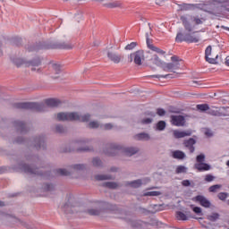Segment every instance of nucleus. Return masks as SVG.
Returning <instances> with one entry per match:
<instances>
[{
    "instance_id": "obj_1",
    "label": "nucleus",
    "mask_w": 229,
    "mask_h": 229,
    "mask_svg": "<svg viewBox=\"0 0 229 229\" xmlns=\"http://www.w3.org/2000/svg\"><path fill=\"white\" fill-rule=\"evenodd\" d=\"M62 105V101L57 98H48L45 100V104L35 103V102H23V103H16L13 105L14 108H18L19 110H32L33 112H46L47 110V106L50 108H56V106H60Z\"/></svg>"
},
{
    "instance_id": "obj_2",
    "label": "nucleus",
    "mask_w": 229,
    "mask_h": 229,
    "mask_svg": "<svg viewBox=\"0 0 229 229\" xmlns=\"http://www.w3.org/2000/svg\"><path fill=\"white\" fill-rule=\"evenodd\" d=\"M121 151L124 153L127 157H133V155L139 153V149L134 147L123 148L121 145L110 144L109 150L105 151L106 155L109 157H115L117 153Z\"/></svg>"
},
{
    "instance_id": "obj_3",
    "label": "nucleus",
    "mask_w": 229,
    "mask_h": 229,
    "mask_svg": "<svg viewBox=\"0 0 229 229\" xmlns=\"http://www.w3.org/2000/svg\"><path fill=\"white\" fill-rule=\"evenodd\" d=\"M57 121H80L81 123H89L90 114L80 115L78 113H59L57 114Z\"/></svg>"
},
{
    "instance_id": "obj_4",
    "label": "nucleus",
    "mask_w": 229,
    "mask_h": 229,
    "mask_svg": "<svg viewBox=\"0 0 229 229\" xmlns=\"http://www.w3.org/2000/svg\"><path fill=\"white\" fill-rule=\"evenodd\" d=\"M72 47H74V46H72V44L65 43V42L58 43L54 47L47 46V45H42L39 43V44H37V45L28 47V51L30 53H31L33 51H40V49H72Z\"/></svg>"
},
{
    "instance_id": "obj_5",
    "label": "nucleus",
    "mask_w": 229,
    "mask_h": 229,
    "mask_svg": "<svg viewBox=\"0 0 229 229\" xmlns=\"http://www.w3.org/2000/svg\"><path fill=\"white\" fill-rule=\"evenodd\" d=\"M21 169L23 171V173H26L27 174H34L35 176H43V178H46L47 180L49 179V176L51 174V172L47 171L44 172V170L39 169H44V167L41 168H34L33 166L26 164H21Z\"/></svg>"
},
{
    "instance_id": "obj_6",
    "label": "nucleus",
    "mask_w": 229,
    "mask_h": 229,
    "mask_svg": "<svg viewBox=\"0 0 229 229\" xmlns=\"http://www.w3.org/2000/svg\"><path fill=\"white\" fill-rule=\"evenodd\" d=\"M180 19L186 31H189L190 33L191 31H192V25H191V22H189V19H191L197 26L199 24H203V21H205L204 18H199L198 16H192L190 14L182 15Z\"/></svg>"
},
{
    "instance_id": "obj_7",
    "label": "nucleus",
    "mask_w": 229,
    "mask_h": 229,
    "mask_svg": "<svg viewBox=\"0 0 229 229\" xmlns=\"http://www.w3.org/2000/svg\"><path fill=\"white\" fill-rule=\"evenodd\" d=\"M171 62L172 63H165L163 65V70L167 72H173V71H178L180 69V58L176 55H173L171 57Z\"/></svg>"
},
{
    "instance_id": "obj_8",
    "label": "nucleus",
    "mask_w": 229,
    "mask_h": 229,
    "mask_svg": "<svg viewBox=\"0 0 229 229\" xmlns=\"http://www.w3.org/2000/svg\"><path fill=\"white\" fill-rule=\"evenodd\" d=\"M192 200L195 201V203H199L201 207H204V208H210L212 206L210 200L203 195H197L192 199Z\"/></svg>"
},
{
    "instance_id": "obj_9",
    "label": "nucleus",
    "mask_w": 229,
    "mask_h": 229,
    "mask_svg": "<svg viewBox=\"0 0 229 229\" xmlns=\"http://www.w3.org/2000/svg\"><path fill=\"white\" fill-rule=\"evenodd\" d=\"M208 114H209V115H214L215 117H225L226 115V107L222 106L220 108H209Z\"/></svg>"
},
{
    "instance_id": "obj_10",
    "label": "nucleus",
    "mask_w": 229,
    "mask_h": 229,
    "mask_svg": "<svg viewBox=\"0 0 229 229\" xmlns=\"http://www.w3.org/2000/svg\"><path fill=\"white\" fill-rule=\"evenodd\" d=\"M170 119L173 126H185V117L183 115H171Z\"/></svg>"
},
{
    "instance_id": "obj_11",
    "label": "nucleus",
    "mask_w": 229,
    "mask_h": 229,
    "mask_svg": "<svg viewBox=\"0 0 229 229\" xmlns=\"http://www.w3.org/2000/svg\"><path fill=\"white\" fill-rule=\"evenodd\" d=\"M17 67H21V65H31L32 67H38V65H40L41 64V61H40V58H37V59H34L29 63H27L26 61H24V59H18L16 62H15Z\"/></svg>"
},
{
    "instance_id": "obj_12",
    "label": "nucleus",
    "mask_w": 229,
    "mask_h": 229,
    "mask_svg": "<svg viewBox=\"0 0 229 229\" xmlns=\"http://www.w3.org/2000/svg\"><path fill=\"white\" fill-rule=\"evenodd\" d=\"M33 146L36 149H45L46 148V140H44V136H39L35 138L33 140Z\"/></svg>"
},
{
    "instance_id": "obj_13",
    "label": "nucleus",
    "mask_w": 229,
    "mask_h": 229,
    "mask_svg": "<svg viewBox=\"0 0 229 229\" xmlns=\"http://www.w3.org/2000/svg\"><path fill=\"white\" fill-rule=\"evenodd\" d=\"M13 126L17 130L18 133H28V127H26V123L21 121H14Z\"/></svg>"
},
{
    "instance_id": "obj_14",
    "label": "nucleus",
    "mask_w": 229,
    "mask_h": 229,
    "mask_svg": "<svg viewBox=\"0 0 229 229\" xmlns=\"http://www.w3.org/2000/svg\"><path fill=\"white\" fill-rule=\"evenodd\" d=\"M174 139H183L184 137H191L192 131H173Z\"/></svg>"
},
{
    "instance_id": "obj_15",
    "label": "nucleus",
    "mask_w": 229,
    "mask_h": 229,
    "mask_svg": "<svg viewBox=\"0 0 229 229\" xmlns=\"http://www.w3.org/2000/svg\"><path fill=\"white\" fill-rule=\"evenodd\" d=\"M146 40H147V46L148 49H150L151 51H154V53H157V55H165V51L149 43V36L148 35V33L146 34Z\"/></svg>"
},
{
    "instance_id": "obj_16",
    "label": "nucleus",
    "mask_w": 229,
    "mask_h": 229,
    "mask_svg": "<svg viewBox=\"0 0 229 229\" xmlns=\"http://www.w3.org/2000/svg\"><path fill=\"white\" fill-rule=\"evenodd\" d=\"M195 144L196 140H194L193 138L183 140V146H185L187 149H189L190 153H194V151H196V148L194 147Z\"/></svg>"
},
{
    "instance_id": "obj_17",
    "label": "nucleus",
    "mask_w": 229,
    "mask_h": 229,
    "mask_svg": "<svg viewBox=\"0 0 229 229\" xmlns=\"http://www.w3.org/2000/svg\"><path fill=\"white\" fill-rule=\"evenodd\" d=\"M210 55H212V47L208 46L205 50V59L206 62H208V64H216V60H217V55L216 58L209 57Z\"/></svg>"
},
{
    "instance_id": "obj_18",
    "label": "nucleus",
    "mask_w": 229,
    "mask_h": 229,
    "mask_svg": "<svg viewBox=\"0 0 229 229\" xmlns=\"http://www.w3.org/2000/svg\"><path fill=\"white\" fill-rule=\"evenodd\" d=\"M142 60H144V51H136L134 53V64H136V65H142Z\"/></svg>"
},
{
    "instance_id": "obj_19",
    "label": "nucleus",
    "mask_w": 229,
    "mask_h": 229,
    "mask_svg": "<svg viewBox=\"0 0 229 229\" xmlns=\"http://www.w3.org/2000/svg\"><path fill=\"white\" fill-rule=\"evenodd\" d=\"M195 169H198L199 173H202V171H210L211 166L207 163H197L195 164Z\"/></svg>"
},
{
    "instance_id": "obj_20",
    "label": "nucleus",
    "mask_w": 229,
    "mask_h": 229,
    "mask_svg": "<svg viewBox=\"0 0 229 229\" xmlns=\"http://www.w3.org/2000/svg\"><path fill=\"white\" fill-rule=\"evenodd\" d=\"M187 157L185 153L182 150H174L172 151V157L175 160H183Z\"/></svg>"
},
{
    "instance_id": "obj_21",
    "label": "nucleus",
    "mask_w": 229,
    "mask_h": 229,
    "mask_svg": "<svg viewBox=\"0 0 229 229\" xmlns=\"http://www.w3.org/2000/svg\"><path fill=\"white\" fill-rule=\"evenodd\" d=\"M199 36L187 33L186 42H188L189 44H197V42H199Z\"/></svg>"
},
{
    "instance_id": "obj_22",
    "label": "nucleus",
    "mask_w": 229,
    "mask_h": 229,
    "mask_svg": "<svg viewBox=\"0 0 229 229\" xmlns=\"http://www.w3.org/2000/svg\"><path fill=\"white\" fill-rule=\"evenodd\" d=\"M107 58H109V60H111V62H114V64H119L121 62V55H119L114 52H108Z\"/></svg>"
},
{
    "instance_id": "obj_23",
    "label": "nucleus",
    "mask_w": 229,
    "mask_h": 229,
    "mask_svg": "<svg viewBox=\"0 0 229 229\" xmlns=\"http://www.w3.org/2000/svg\"><path fill=\"white\" fill-rule=\"evenodd\" d=\"M151 62L152 64H154V65H157V67H162L164 69V64L165 63L160 60L157 55H154L153 58L151 59Z\"/></svg>"
},
{
    "instance_id": "obj_24",
    "label": "nucleus",
    "mask_w": 229,
    "mask_h": 229,
    "mask_svg": "<svg viewBox=\"0 0 229 229\" xmlns=\"http://www.w3.org/2000/svg\"><path fill=\"white\" fill-rule=\"evenodd\" d=\"M55 176H69L71 172L64 168H59L54 171Z\"/></svg>"
},
{
    "instance_id": "obj_25",
    "label": "nucleus",
    "mask_w": 229,
    "mask_h": 229,
    "mask_svg": "<svg viewBox=\"0 0 229 229\" xmlns=\"http://www.w3.org/2000/svg\"><path fill=\"white\" fill-rule=\"evenodd\" d=\"M95 180L98 182H103L104 180H114V177L108 174H97L95 175Z\"/></svg>"
},
{
    "instance_id": "obj_26",
    "label": "nucleus",
    "mask_w": 229,
    "mask_h": 229,
    "mask_svg": "<svg viewBox=\"0 0 229 229\" xmlns=\"http://www.w3.org/2000/svg\"><path fill=\"white\" fill-rule=\"evenodd\" d=\"M127 185H130V187H132L133 189H139L140 185H142V180L138 179L132 182H127Z\"/></svg>"
},
{
    "instance_id": "obj_27",
    "label": "nucleus",
    "mask_w": 229,
    "mask_h": 229,
    "mask_svg": "<svg viewBox=\"0 0 229 229\" xmlns=\"http://www.w3.org/2000/svg\"><path fill=\"white\" fill-rule=\"evenodd\" d=\"M175 42H187V33L183 34L182 32H178L175 38Z\"/></svg>"
},
{
    "instance_id": "obj_28",
    "label": "nucleus",
    "mask_w": 229,
    "mask_h": 229,
    "mask_svg": "<svg viewBox=\"0 0 229 229\" xmlns=\"http://www.w3.org/2000/svg\"><path fill=\"white\" fill-rule=\"evenodd\" d=\"M135 139L137 140H149L150 137L149 134L146 133V132H141L139 133L135 136Z\"/></svg>"
},
{
    "instance_id": "obj_29",
    "label": "nucleus",
    "mask_w": 229,
    "mask_h": 229,
    "mask_svg": "<svg viewBox=\"0 0 229 229\" xmlns=\"http://www.w3.org/2000/svg\"><path fill=\"white\" fill-rule=\"evenodd\" d=\"M176 217L178 221H187V219H189V216L182 211L176 212Z\"/></svg>"
},
{
    "instance_id": "obj_30",
    "label": "nucleus",
    "mask_w": 229,
    "mask_h": 229,
    "mask_svg": "<svg viewBox=\"0 0 229 229\" xmlns=\"http://www.w3.org/2000/svg\"><path fill=\"white\" fill-rule=\"evenodd\" d=\"M156 130L164 131V130H165V121H159L156 125Z\"/></svg>"
},
{
    "instance_id": "obj_31",
    "label": "nucleus",
    "mask_w": 229,
    "mask_h": 229,
    "mask_svg": "<svg viewBox=\"0 0 229 229\" xmlns=\"http://www.w3.org/2000/svg\"><path fill=\"white\" fill-rule=\"evenodd\" d=\"M197 109L200 110V112H208V110H210V106H208V104H200V105H197Z\"/></svg>"
},
{
    "instance_id": "obj_32",
    "label": "nucleus",
    "mask_w": 229,
    "mask_h": 229,
    "mask_svg": "<svg viewBox=\"0 0 229 229\" xmlns=\"http://www.w3.org/2000/svg\"><path fill=\"white\" fill-rule=\"evenodd\" d=\"M121 2L119 1H114V2H111L106 4L107 8H119L121 7Z\"/></svg>"
},
{
    "instance_id": "obj_33",
    "label": "nucleus",
    "mask_w": 229,
    "mask_h": 229,
    "mask_svg": "<svg viewBox=\"0 0 229 229\" xmlns=\"http://www.w3.org/2000/svg\"><path fill=\"white\" fill-rule=\"evenodd\" d=\"M87 212L89 216H99L101 214V209L91 208L88 209Z\"/></svg>"
},
{
    "instance_id": "obj_34",
    "label": "nucleus",
    "mask_w": 229,
    "mask_h": 229,
    "mask_svg": "<svg viewBox=\"0 0 229 229\" xmlns=\"http://www.w3.org/2000/svg\"><path fill=\"white\" fill-rule=\"evenodd\" d=\"M216 180V176L212 175L211 174H208L204 177V182L207 183H210V182H214Z\"/></svg>"
},
{
    "instance_id": "obj_35",
    "label": "nucleus",
    "mask_w": 229,
    "mask_h": 229,
    "mask_svg": "<svg viewBox=\"0 0 229 229\" xmlns=\"http://www.w3.org/2000/svg\"><path fill=\"white\" fill-rule=\"evenodd\" d=\"M221 187H223V185L221 184H215L212 185L208 188L209 192H217V191H219V189H221Z\"/></svg>"
},
{
    "instance_id": "obj_36",
    "label": "nucleus",
    "mask_w": 229,
    "mask_h": 229,
    "mask_svg": "<svg viewBox=\"0 0 229 229\" xmlns=\"http://www.w3.org/2000/svg\"><path fill=\"white\" fill-rule=\"evenodd\" d=\"M208 221H217L219 219V213H212L211 215L208 216Z\"/></svg>"
},
{
    "instance_id": "obj_37",
    "label": "nucleus",
    "mask_w": 229,
    "mask_h": 229,
    "mask_svg": "<svg viewBox=\"0 0 229 229\" xmlns=\"http://www.w3.org/2000/svg\"><path fill=\"white\" fill-rule=\"evenodd\" d=\"M52 69L55 71V74H60V72H62V66L60 64H52Z\"/></svg>"
},
{
    "instance_id": "obj_38",
    "label": "nucleus",
    "mask_w": 229,
    "mask_h": 229,
    "mask_svg": "<svg viewBox=\"0 0 229 229\" xmlns=\"http://www.w3.org/2000/svg\"><path fill=\"white\" fill-rule=\"evenodd\" d=\"M92 164H93L94 167H101L103 162H101V159H99L98 157H94L92 160Z\"/></svg>"
},
{
    "instance_id": "obj_39",
    "label": "nucleus",
    "mask_w": 229,
    "mask_h": 229,
    "mask_svg": "<svg viewBox=\"0 0 229 229\" xmlns=\"http://www.w3.org/2000/svg\"><path fill=\"white\" fill-rule=\"evenodd\" d=\"M104 187H107V189H117L118 185L115 182H105L104 183Z\"/></svg>"
},
{
    "instance_id": "obj_40",
    "label": "nucleus",
    "mask_w": 229,
    "mask_h": 229,
    "mask_svg": "<svg viewBox=\"0 0 229 229\" xmlns=\"http://www.w3.org/2000/svg\"><path fill=\"white\" fill-rule=\"evenodd\" d=\"M176 174H180L182 173H187V167L183 165H178L175 170Z\"/></svg>"
},
{
    "instance_id": "obj_41",
    "label": "nucleus",
    "mask_w": 229,
    "mask_h": 229,
    "mask_svg": "<svg viewBox=\"0 0 229 229\" xmlns=\"http://www.w3.org/2000/svg\"><path fill=\"white\" fill-rule=\"evenodd\" d=\"M217 198L221 201H225L226 198H228V193H226V192H220V193L217 194Z\"/></svg>"
},
{
    "instance_id": "obj_42",
    "label": "nucleus",
    "mask_w": 229,
    "mask_h": 229,
    "mask_svg": "<svg viewBox=\"0 0 229 229\" xmlns=\"http://www.w3.org/2000/svg\"><path fill=\"white\" fill-rule=\"evenodd\" d=\"M55 131H56V133H65V131H67V130L63 125H56Z\"/></svg>"
},
{
    "instance_id": "obj_43",
    "label": "nucleus",
    "mask_w": 229,
    "mask_h": 229,
    "mask_svg": "<svg viewBox=\"0 0 229 229\" xmlns=\"http://www.w3.org/2000/svg\"><path fill=\"white\" fill-rule=\"evenodd\" d=\"M135 47H137V42H131V44H128L125 47V50L126 51H131V49H135Z\"/></svg>"
},
{
    "instance_id": "obj_44",
    "label": "nucleus",
    "mask_w": 229,
    "mask_h": 229,
    "mask_svg": "<svg viewBox=\"0 0 229 229\" xmlns=\"http://www.w3.org/2000/svg\"><path fill=\"white\" fill-rule=\"evenodd\" d=\"M88 126L89 128L96 129V128H99L100 125H99V123L93 121V122H89Z\"/></svg>"
},
{
    "instance_id": "obj_45",
    "label": "nucleus",
    "mask_w": 229,
    "mask_h": 229,
    "mask_svg": "<svg viewBox=\"0 0 229 229\" xmlns=\"http://www.w3.org/2000/svg\"><path fill=\"white\" fill-rule=\"evenodd\" d=\"M196 161L199 164H204V162H205V156H204V154H199V156H197Z\"/></svg>"
},
{
    "instance_id": "obj_46",
    "label": "nucleus",
    "mask_w": 229,
    "mask_h": 229,
    "mask_svg": "<svg viewBox=\"0 0 229 229\" xmlns=\"http://www.w3.org/2000/svg\"><path fill=\"white\" fill-rule=\"evenodd\" d=\"M72 167L75 171H83V169H85V165H73Z\"/></svg>"
},
{
    "instance_id": "obj_47",
    "label": "nucleus",
    "mask_w": 229,
    "mask_h": 229,
    "mask_svg": "<svg viewBox=\"0 0 229 229\" xmlns=\"http://www.w3.org/2000/svg\"><path fill=\"white\" fill-rule=\"evenodd\" d=\"M144 196H160V191H148Z\"/></svg>"
},
{
    "instance_id": "obj_48",
    "label": "nucleus",
    "mask_w": 229,
    "mask_h": 229,
    "mask_svg": "<svg viewBox=\"0 0 229 229\" xmlns=\"http://www.w3.org/2000/svg\"><path fill=\"white\" fill-rule=\"evenodd\" d=\"M107 210H109V212H115L117 210V206L107 204Z\"/></svg>"
},
{
    "instance_id": "obj_49",
    "label": "nucleus",
    "mask_w": 229,
    "mask_h": 229,
    "mask_svg": "<svg viewBox=\"0 0 229 229\" xmlns=\"http://www.w3.org/2000/svg\"><path fill=\"white\" fill-rule=\"evenodd\" d=\"M150 78H173V74H165V75H151Z\"/></svg>"
},
{
    "instance_id": "obj_50",
    "label": "nucleus",
    "mask_w": 229,
    "mask_h": 229,
    "mask_svg": "<svg viewBox=\"0 0 229 229\" xmlns=\"http://www.w3.org/2000/svg\"><path fill=\"white\" fill-rule=\"evenodd\" d=\"M193 212L195 214H198L199 216H203V212L201 210V208H199V207L193 208Z\"/></svg>"
},
{
    "instance_id": "obj_51",
    "label": "nucleus",
    "mask_w": 229,
    "mask_h": 229,
    "mask_svg": "<svg viewBox=\"0 0 229 229\" xmlns=\"http://www.w3.org/2000/svg\"><path fill=\"white\" fill-rule=\"evenodd\" d=\"M157 114L160 117H164V115H165V110H164L163 108H157Z\"/></svg>"
},
{
    "instance_id": "obj_52",
    "label": "nucleus",
    "mask_w": 229,
    "mask_h": 229,
    "mask_svg": "<svg viewBox=\"0 0 229 229\" xmlns=\"http://www.w3.org/2000/svg\"><path fill=\"white\" fill-rule=\"evenodd\" d=\"M100 128H103V130H112V128H114V125H112V123H106L104 125H101Z\"/></svg>"
},
{
    "instance_id": "obj_53",
    "label": "nucleus",
    "mask_w": 229,
    "mask_h": 229,
    "mask_svg": "<svg viewBox=\"0 0 229 229\" xmlns=\"http://www.w3.org/2000/svg\"><path fill=\"white\" fill-rule=\"evenodd\" d=\"M44 189L47 191H55V185H53V184H46Z\"/></svg>"
},
{
    "instance_id": "obj_54",
    "label": "nucleus",
    "mask_w": 229,
    "mask_h": 229,
    "mask_svg": "<svg viewBox=\"0 0 229 229\" xmlns=\"http://www.w3.org/2000/svg\"><path fill=\"white\" fill-rule=\"evenodd\" d=\"M142 124H151L153 123V119L151 118H145L141 121Z\"/></svg>"
},
{
    "instance_id": "obj_55",
    "label": "nucleus",
    "mask_w": 229,
    "mask_h": 229,
    "mask_svg": "<svg viewBox=\"0 0 229 229\" xmlns=\"http://www.w3.org/2000/svg\"><path fill=\"white\" fill-rule=\"evenodd\" d=\"M132 226H134V228H140V226H142V221L139 220V221L133 222Z\"/></svg>"
},
{
    "instance_id": "obj_56",
    "label": "nucleus",
    "mask_w": 229,
    "mask_h": 229,
    "mask_svg": "<svg viewBox=\"0 0 229 229\" xmlns=\"http://www.w3.org/2000/svg\"><path fill=\"white\" fill-rule=\"evenodd\" d=\"M182 185L183 187H190V185H191V181H189V180H183V181L182 182Z\"/></svg>"
},
{
    "instance_id": "obj_57",
    "label": "nucleus",
    "mask_w": 229,
    "mask_h": 229,
    "mask_svg": "<svg viewBox=\"0 0 229 229\" xmlns=\"http://www.w3.org/2000/svg\"><path fill=\"white\" fill-rule=\"evenodd\" d=\"M16 144H24V142H26V140H24V138H18L15 140Z\"/></svg>"
},
{
    "instance_id": "obj_58",
    "label": "nucleus",
    "mask_w": 229,
    "mask_h": 229,
    "mask_svg": "<svg viewBox=\"0 0 229 229\" xmlns=\"http://www.w3.org/2000/svg\"><path fill=\"white\" fill-rule=\"evenodd\" d=\"M67 208H71V205H69V202L64 205L63 210L67 214Z\"/></svg>"
},
{
    "instance_id": "obj_59",
    "label": "nucleus",
    "mask_w": 229,
    "mask_h": 229,
    "mask_svg": "<svg viewBox=\"0 0 229 229\" xmlns=\"http://www.w3.org/2000/svg\"><path fill=\"white\" fill-rule=\"evenodd\" d=\"M133 60H135V53H132L128 56L129 62H133Z\"/></svg>"
},
{
    "instance_id": "obj_60",
    "label": "nucleus",
    "mask_w": 229,
    "mask_h": 229,
    "mask_svg": "<svg viewBox=\"0 0 229 229\" xmlns=\"http://www.w3.org/2000/svg\"><path fill=\"white\" fill-rule=\"evenodd\" d=\"M205 135H207V137H212V131L210 130H207L205 131Z\"/></svg>"
},
{
    "instance_id": "obj_61",
    "label": "nucleus",
    "mask_w": 229,
    "mask_h": 229,
    "mask_svg": "<svg viewBox=\"0 0 229 229\" xmlns=\"http://www.w3.org/2000/svg\"><path fill=\"white\" fill-rule=\"evenodd\" d=\"M77 151H89V148H78Z\"/></svg>"
},
{
    "instance_id": "obj_62",
    "label": "nucleus",
    "mask_w": 229,
    "mask_h": 229,
    "mask_svg": "<svg viewBox=\"0 0 229 229\" xmlns=\"http://www.w3.org/2000/svg\"><path fill=\"white\" fill-rule=\"evenodd\" d=\"M225 65H227V67H229V56H227L225 58Z\"/></svg>"
},
{
    "instance_id": "obj_63",
    "label": "nucleus",
    "mask_w": 229,
    "mask_h": 229,
    "mask_svg": "<svg viewBox=\"0 0 229 229\" xmlns=\"http://www.w3.org/2000/svg\"><path fill=\"white\" fill-rule=\"evenodd\" d=\"M111 171H112V173H114V172L117 171V168L112 167V168H111Z\"/></svg>"
},
{
    "instance_id": "obj_64",
    "label": "nucleus",
    "mask_w": 229,
    "mask_h": 229,
    "mask_svg": "<svg viewBox=\"0 0 229 229\" xmlns=\"http://www.w3.org/2000/svg\"><path fill=\"white\" fill-rule=\"evenodd\" d=\"M0 207H4V202L0 200Z\"/></svg>"
}]
</instances>
